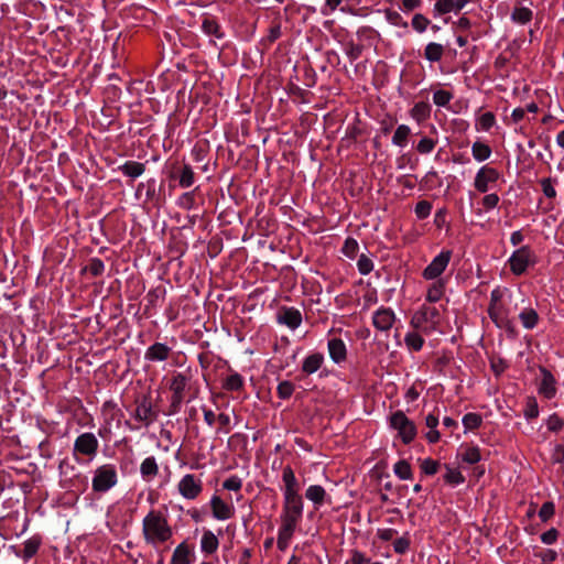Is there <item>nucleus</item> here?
I'll return each instance as SVG.
<instances>
[{"mask_svg": "<svg viewBox=\"0 0 564 564\" xmlns=\"http://www.w3.org/2000/svg\"><path fill=\"white\" fill-rule=\"evenodd\" d=\"M40 545L41 539L32 536L23 543V550L21 552H15V555L22 557L24 561H29L37 553Z\"/></svg>", "mask_w": 564, "mask_h": 564, "instance_id": "nucleus-23", "label": "nucleus"}, {"mask_svg": "<svg viewBox=\"0 0 564 564\" xmlns=\"http://www.w3.org/2000/svg\"><path fill=\"white\" fill-rule=\"evenodd\" d=\"M496 123L495 115L490 111L482 113L476 123L477 130L488 131L490 130L494 124Z\"/></svg>", "mask_w": 564, "mask_h": 564, "instance_id": "nucleus-40", "label": "nucleus"}, {"mask_svg": "<svg viewBox=\"0 0 564 564\" xmlns=\"http://www.w3.org/2000/svg\"><path fill=\"white\" fill-rule=\"evenodd\" d=\"M118 482L117 468L112 464H105L94 471L91 487L95 492L104 494L113 488Z\"/></svg>", "mask_w": 564, "mask_h": 564, "instance_id": "nucleus-3", "label": "nucleus"}, {"mask_svg": "<svg viewBox=\"0 0 564 564\" xmlns=\"http://www.w3.org/2000/svg\"><path fill=\"white\" fill-rule=\"evenodd\" d=\"M210 507L215 519L225 521L234 516V507L225 502L220 497L213 496Z\"/></svg>", "mask_w": 564, "mask_h": 564, "instance_id": "nucleus-14", "label": "nucleus"}, {"mask_svg": "<svg viewBox=\"0 0 564 564\" xmlns=\"http://www.w3.org/2000/svg\"><path fill=\"white\" fill-rule=\"evenodd\" d=\"M425 424L429 427L426 438L430 443H436L440 440V432L436 430L438 425V415L430 413L425 417Z\"/></svg>", "mask_w": 564, "mask_h": 564, "instance_id": "nucleus-27", "label": "nucleus"}, {"mask_svg": "<svg viewBox=\"0 0 564 564\" xmlns=\"http://www.w3.org/2000/svg\"><path fill=\"white\" fill-rule=\"evenodd\" d=\"M242 386H243V379L237 372H234L230 376H228L224 383V388L228 391H238L242 388Z\"/></svg>", "mask_w": 564, "mask_h": 564, "instance_id": "nucleus-42", "label": "nucleus"}, {"mask_svg": "<svg viewBox=\"0 0 564 564\" xmlns=\"http://www.w3.org/2000/svg\"><path fill=\"white\" fill-rule=\"evenodd\" d=\"M294 386L290 381H282L278 384L276 392L281 399H288L292 395Z\"/></svg>", "mask_w": 564, "mask_h": 564, "instance_id": "nucleus-51", "label": "nucleus"}, {"mask_svg": "<svg viewBox=\"0 0 564 564\" xmlns=\"http://www.w3.org/2000/svg\"><path fill=\"white\" fill-rule=\"evenodd\" d=\"M294 531H295V529H292V528H288L284 525L280 527L279 532H278V541H276L279 550H281V551L286 550V547L289 546L290 541L293 536Z\"/></svg>", "mask_w": 564, "mask_h": 564, "instance_id": "nucleus-36", "label": "nucleus"}, {"mask_svg": "<svg viewBox=\"0 0 564 564\" xmlns=\"http://www.w3.org/2000/svg\"><path fill=\"white\" fill-rule=\"evenodd\" d=\"M99 442L94 433L85 432L77 436L74 442L73 454L77 458V455L95 457L98 451Z\"/></svg>", "mask_w": 564, "mask_h": 564, "instance_id": "nucleus-5", "label": "nucleus"}, {"mask_svg": "<svg viewBox=\"0 0 564 564\" xmlns=\"http://www.w3.org/2000/svg\"><path fill=\"white\" fill-rule=\"evenodd\" d=\"M488 312L489 316L496 324H499L500 322L503 321V315L500 311L498 303H490Z\"/></svg>", "mask_w": 564, "mask_h": 564, "instance_id": "nucleus-61", "label": "nucleus"}, {"mask_svg": "<svg viewBox=\"0 0 564 564\" xmlns=\"http://www.w3.org/2000/svg\"><path fill=\"white\" fill-rule=\"evenodd\" d=\"M452 259L451 250H442L436 257L433 258L431 263L424 269L423 278L426 280L437 279L447 268Z\"/></svg>", "mask_w": 564, "mask_h": 564, "instance_id": "nucleus-10", "label": "nucleus"}, {"mask_svg": "<svg viewBox=\"0 0 564 564\" xmlns=\"http://www.w3.org/2000/svg\"><path fill=\"white\" fill-rule=\"evenodd\" d=\"M327 494L325 489L319 485H312L305 491V497L312 501L316 507L323 505Z\"/></svg>", "mask_w": 564, "mask_h": 564, "instance_id": "nucleus-25", "label": "nucleus"}, {"mask_svg": "<svg viewBox=\"0 0 564 564\" xmlns=\"http://www.w3.org/2000/svg\"><path fill=\"white\" fill-rule=\"evenodd\" d=\"M324 356L319 352L308 355L302 365V371L306 375L315 373L323 365Z\"/></svg>", "mask_w": 564, "mask_h": 564, "instance_id": "nucleus-22", "label": "nucleus"}, {"mask_svg": "<svg viewBox=\"0 0 564 564\" xmlns=\"http://www.w3.org/2000/svg\"><path fill=\"white\" fill-rule=\"evenodd\" d=\"M444 293V283L441 280L435 281L427 290L426 301L435 303L441 300Z\"/></svg>", "mask_w": 564, "mask_h": 564, "instance_id": "nucleus-38", "label": "nucleus"}, {"mask_svg": "<svg viewBox=\"0 0 564 564\" xmlns=\"http://www.w3.org/2000/svg\"><path fill=\"white\" fill-rule=\"evenodd\" d=\"M390 427L398 432L404 444L411 443L416 436V427L402 411H397L390 416Z\"/></svg>", "mask_w": 564, "mask_h": 564, "instance_id": "nucleus-4", "label": "nucleus"}, {"mask_svg": "<svg viewBox=\"0 0 564 564\" xmlns=\"http://www.w3.org/2000/svg\"><path fill=\"white\" fill-rule=\"evenodd\" d=\"M171 348L163 343L151 345L144 354V358L149 361H164L169 358Z\"/></svg>", "mask_w": 564, "mask_h": 564, "instance_id": "nucleus-17", "label": "nucleus"}, {"mask_svg": "<svg viewBox=\"0 0 564 564\" xmlns=\"http://www.w3.org/2000/svg\"><path fill=\"white\" fill-rule=\"evenodd\" d=\"M452 98H453V95L449 91L443 90V89L436 90L433 94V101L435 105H437L440 107L447 106L449 104V101L452 100Z\"/></svg>", "mask_w": 564, "mask_h": 564, "instance_id": "nucleus-49", "label": "nucleus"}, {"mask_svg": "<svg viewBox=\"0 0 564 564\" xmlns=\"http://www.w3.org/2000/svg\"><path fill=\"white\" fill-rule=\"evenodd\" d=\"M393 471L397 477H399L402 480H410L413 478V471L410 466V464L404 460H398L393 466Z\"/></svg>", "mask_w": 564, "mask_h": 564, "instance_id": "nucleus-33", "label": "nucleus"}, {"mask_svg": "<svg viewBox=\"0 0 564 564\" xmlns=\"http://www.w3.org/2000/svg\"><path fill=\"white\" fill-rule=\"evenodd\" d=\"M557 539V531L555 529H550L546 532L542 533L541 541L544 544H553Z\"/></svg>", "mask_w": 564, "mask_h": 564, "instance_id": "nucleus-63", "label": "nucleus"}, {"mask_svg": "<svg viewBox=\"0 0 564 564\" xmlns=\"http://www.w3.org/2000/svg\"><path fill=\"white\" fill-rule=\"evenodd\" d=\"M203 552L212 554L218 549V539L212 531H205L200 540Z\"/></svg>", "mask_w": 564, "mask_h": 564, "instance_id": "nucleus-30", "label": "nucleus"}, {"mask_svg": "<svg viewBox=\"0 0 564 564\" xmlns=\"http://www.w3.org/2000/svg\"><path fill=\"white\" fill-rule=\"evenodd\" d=\"M202 29L205 34L214 35L217 39H220L223 34L219 32V25L215 20L205 19L202 24Z\"/></svg>", "mask_w": 564, "mask_h": 564, "instance_id": "nucleus-46", "label": "nucleus"}, {"mask_svg": "<svg viewBox=\"0 0 564 564\" xmlns=\"http://www.w3.org/2000/svg\"><path fill=\"white\" fill-rule=\"evenodd\" d=\"M441 323V313L438 308L429 305H422L411 317V326L430 335L438 328Z\"/></svg>", "mask_w": 564, "mask_h": 564, "instance_id": "nucleus-2", "label": "nucleus"}, {"mask_svg": "<svg viewBox=\"0 0 564 564\" xmlns=\"http://www.w3.org/2000/svg\"><path fill=\"white\" fill-rule=\"evenodd\" d=\"M283 511L303 514V500L299 492L284 494Z\"/></svg>", "mask_w": 564, "mask_h": 564, "instance_id": "nucleus-20", "label": "nucleus"}, {"mask_svg": "<svg viewBox=\"0 0 564 564\" xmlns=\"http://www.w3.org/2000/svg\"><path fill=\"white\" fill-rule=\"evenodd\" d=\"M140 474L145 481H151L156 477L159 474V465L154 456H149L142 460Z\"/></svg>", "mask_w": 564, "mask_h": 564, "instance_id": "nucleus-19", "label": "nucleus"}, {"mask_svg": "<svg viewBox=\"0 0 564 564\" xmlns=\"http://www.w3.org/2000/svg\"><path fill=\"white\" fill-rule=\"evenodd\" d=\"M499 196L495 193L487 194L481 199V205L484 206L485 210H491L496 208L499 204Z\"/></svg>", "mask_w": 564, "mask_h": 564, "instance_id": "nucleus-54", "label": "nucleus"}, {"mask_svg": "<svg viewBox=\"0 0 564 564\" xmlns=\"http://www.w3.org/2000/svg\"><path fill=\"white\" fill-rule=\"evenodd\" d=\"M499 177L500 173L498 170L489 165H482L476 173L474 186L478 192L487 193Z\"/></svg>", "mask_w": 564, "mask_h": 564, "instance_id": "nucleus-9", "label": "nucleus"}, {"mask_svg": "<svg viewBox=\"0 0 564 564\" xmlns=\"http://www.w3.org/2000/svg\"><path fill=\"white\" fill-rule=\"evenodd\" d=\"M188 376L183 372H177L172 378L170 390L172 391L171 408L173 409V412L178 411L184 401V392L188 384Z\"/></svg>", "mask_w": 564, "mask_h": 564, "instance_id": "nucleus-8", "label": "nucleus"}, {"mask_svg": "<svg viewBox=\"0 0 564 564\" xmlns=\"http://www.w3.org/2000/svg\"><path fill=\"white\" fill-rule=\"evenodd\" d=\"M411 134V129L406 124H400L392 137V143L397 147L404 148L408 144V138Z\"/></svg>", "mask_w": 564, "mask_h": 564, "instance_id": "nucleus-31", "label": "nucleus"}, {"mask_svg": "<svg viewBox=\"0 0 564 564\" xmlns=\"http://www.w3.org/2000/svg\"><path fill=\"white\" fill-rule=\"evenodd\" d=\"M278 322L291 329H296L302 323V314L294 307H283L278 313Z\"/></svg>", "mask_w": 564, "mask_h": 564, "instance_id": "nucleus-13", "label": "nucleus"}, {"mask_svg": "<svg viewBox=\"0 0 564 564\" xmlns=\"http://www.w3.org/2000/svg\"><path fill=\"white\" fill-rule=\"evenodd\" d=\"M142 531L147 543H164L172 536L166 518L159 511H150L143 519Z\"/></svg>", "mask_w": 564, "mask_h": 564, "instance_id": "nucleus-1", "label": "nucleus"}, {"mask_svg": "<svg viewBox=\"0 0 564 564\" xmlns=\"http://www.w3.org/2000/svg\"><path fill=\"white\" fill-rule=\"evenodd\" d=\"M410 546V540L406 536H401L393 542L394 552L398 554H404Z\"/></svg>", "mask_w": 564, "mask_h": 564, "instance_id": "nucleus-58", "label": "nucleus"}, {"mask_svg": "<svg viewBox=\"0 0 564 564\" xmlns=\"http://www.w3.org/2000/svg\"><path fill=\"white\" fill-rule=\"evenodd\" d=\"M460 455H462V460L469 465H474L481 459L479 448L476 446H470V447L464 448Z\"/></svg>", "mask_w": 564, "mask_h": 564, "instance_id": "nucleus-39", "label": "nucleus"}, {"mask_svg": "<svg viewBox=\"0 0 564 564\" xmlns=\"http://www.w3.org/2000/svg\"><path fill=\"white\" fill-rule=\"evenodd\" d=\"M421 467L426 475H434L438 470V464L430 458L424 459Z\"/></svg>", "mask_w": 564, "mask_h": 564, "instance_id": "nucleus-62", "label": "nucleus"}, {"mask_svg": "<svg viewBox=\"0 0 564 564\" xmlns=\"http://www.w3.org/2000/svg\"><path fill=\"white\" fill-rule=\"evenodd\" d=\"M384 18L391 25H394L398 28H403V29L408 28V22L397 11H393L390 9L386 10Z\"/></svg>", "mask_w": 564, "mask_h": 564, "instance_id": "nucleus-43", "label": "nucleus"}, {"mask_svg": "<svg viewBox=\"0 0 564 564\" xmlns=\"http://www.w3.org/2000/svg\"><path fill=\"white\" fill-rule=\"evenodd\" d=\"M463 425L466 431H473L482 423V417L477 413H467L463 416Z\"/></svg>", "mask_w": 564, "mask_h": 564, "instance_id": "nucleus-41", "label": "nucleus"}, {"mask_svg": "<svg viewBox=\"0 0 564 564\" xmlns=\"http://www.w3.org/2000/svg\"><path fill=\"white\" fill-rule=\"evenodd\" d=\"M435 144H436V142L434 140H432L430 138H422L416 145V150L421 154H427L434 150Z\"/></svg>", "mask_w": 564, "mask_h": 564, "instance_id": "nucleus-53", "label": "nucleus"}, {"mask_svg": "<svg viewBox=\"0 0 564 564\" xmlns=\"http://www.w3.org/2000/svg\"><path fill=\"white\" fill-rule=\"evenodd\" d=\"M282 480L284 484L283 495L300 491V486H299L297 479L294 475V471L292 470V468L290 466H286L283 468Z\"/></svg>", "mask_w": 564, "mask_h": 564, "instance_id": "nucleus-21", "label": "nucleus"}, {"mask_svg": "<svg viewBox=\"0 0 564 564\" xmlns=\"http://www.w3.org/2000/svg\"><path fill=\"white\" fill-rule=\"evenodd\" d=\"M327 347L329 357L334 362L339 364L346 359L347 349L345 343L341 339H329Z\"/></svg>", "mask_w": 564, "mask_h": 564, "instance_id": "nucleus-18", "label": "nucleus"}, {"mask_svg": "<svg viewBox=\"0 0 564 564\" xmlns=\"http://www.w3.org/2000/svg\"><path fill=\"white\" fill-rule=\"evenodd\" d=\"M444 479L446 482H448L451 485H459V484L464 482V480H465L464 476L462 475V473L458 469L451 468V467L446 468Z\"/></svg>", "mask_w": 564, "mask_h": 564, "instance_id": "nucleus-48", "label": "nucleus"}, {"mask_svg": "<svg viewBox=\"0 0 564 564\" xmlns=\"http://www.w3.org/2000/svg\"><path fill=\"white\" fill-rule=\"evenodd\" d=\"M397 316L392 308L381 306L372 314V325L379 332H388L392 328Z\"/></svg>", "mask_w": 564, "mask_h": 564, "instance_id": "nucleus-11", "label": "nucleus"}, {"mask_svg": "<svg viewBox=\"0 0 564 564\" xmlns=\"http://www.w3.org/2000/svg\"><path fill=\"white\" fill-rule=\"evenodd\" d=\"M445 47L436 42H430L424 50V57L431 62H440L444 55Z\"/></svg>", "mask_w": 564, "mask_h": 564, "instance_id": "nucleus-24", "label": "nucleus"}, {"mask_svg": "<svg viewBox=\"0 0 564 564\" xmlns=\"http://www.w3.org/2000/svg\"><path fill=\"white\" fill-rule=\"evenodd\" d=\"M121 172L131 178H137L144 173V164L135 161L126 162L120 166Z\"/></svg>", "mask_w": 564, "mask_h": 564, "instance_id": "nucleus-29", "label": "nucleus"}, {"mask_svg": "<svg viewBox=\"0 0 564 564\" xmlns=\"http://www.w3.org/2000/svg\"><path fill=\"white\" fill-rule=\"evenodd\" d=\"M519 318L527 329H532L539 321L538 313L533 308H524L519 314Z\"/></svg>", "mask_w": 564, "mask_h": 564, "instance_id": "nucleus-35", "label": "nucleus"}, {"mask_svg": "<svg viewBox=\"0 0 564 564\" xmlns=\"http://www.w3.org/2000/svg\"><path fill=\"white\" fill-rule=\"evenodd\" d=\"M302 519L301 513H292L288 511H282L281 520L282 524L288 528L296 529L297 523Z\"/></svg>", "mask_w": 564, "mask_h": 564, "instance_id": "nucleus-45", "label": "nucleus"}, {"mask_svg": "<svg viewBox=\"0 0 564 564\" xmlns=\"http://www.w3.org/2000/svg\"><path fill=\"white\" fill-rule=\"evenodd\" d=\"M359 246L358 242L352 238H347L343 246V253L349 258H355L358 252Z\"/></svg>", "mask_w": 564, "mask_h": 564, "instance_id": "nucleus-50", "label": "nucleus"}, {"mask_svg": "<svg viewBox=\"0 0 564 564\" xmlns=\"http://www.w3.org/2000/svg\"><path fill=\"white\" fill-rule=\"evenodd\" d=\"M177 490L184 499L194 500L203 491V481L196 475L186 474L178 481Z\"/></svg>", "mask_w": 564, "mask_h": 564, "instance_id": "nucleus-6", "label": "nucleus"}, {"mask_svg": "<svg viewBox=\"0 0 564 564\" xmlns=\"http://www.w3.org/2000/svg\"><path fill=\"white\" fill-rule=\"evenodd\" d=\"M533 262L534 256L527 246L517 249L509 258L510 269L517 275L524 273Z\"/></svg>", "mask_w": 564, "mask_h": 564, "instance_id": "nucleus-7", "label": "nucleus"}, {"mask_svg": "<svg viewBox=\"0 0 564 564\" xmlns=\"http://www.w3.org/2000/svg\"><path fill=\"white\" fill-rule=\"evenodd\" d=\"M491 153V148L481 141H475L471 145V155L477 162L488 160Z\"/></svg>", "mask_w": 564, "mask_h": 564, "instance_id": "nucleus-26", "label": "nucleus"}, {"mask_svg": "<svg viewBox=\"0 0 564 564\" xmlns=\"http://www.w3.org/2000/svg\"><path fill=\"white\" fill-rule=\"evenodd\" d=\"M563 425L564 421L557 414H552L546 420V426L551 432H558Z\"/></svg>", "mask_w": 564, "mask_h": 564, "instance_id": "nucleus-56", "label": "nucleus"}, {"mask_svg": "<svg viewBox=\"0 0 564 564\" xmlns=\"http://www.w3.org/2000/svg\"><path fill=\"white\" fill-rule=\"evenodd\" d=\"M541 186H542L543 194L547 198H554L556 196V191L554 188V185H553V182L551 178L541 180Z\"/></svg>", "mask_w": 564, "mask_h": 564, "instance_id": "nucleus-59", "label": "nucleus"}, {"mask_svg": "<svg viewBox=\"0 0 564 564\" xmlns=\"http://www.w3.org/2000/svg\"><path fill=\"white\" fill-rule=\"evenodd\" d=\"M357 265L361 274H368L373 268L372 261L365 256L358 259Z\"/></svg>", "mask_w": 564, "mask_h": 564, "instance_id": "nucleus-60", "label": "nucleus"}, {"mask_svg": "<svg viewBox=\"0 0 564 564\" xmlns=\"http://www.w3.org/2000/svg\"><path fill=\"white\" fill-rule=\"evenodd\" d=\"M540 372H541V381L539 384V393L542 394L546 399L554 398L556 394L555 378L545 368H541Z\"/></svg>", "mask_w": 564, "mask_h": 564, "instance_id": "nucleus-15", "label": "nucleus"}, {"mask_svg": "<svg viewBox=\"0 0 564 564\" xmlns=\"http://www.w3.org/2000/svg\"><path fill=\"white\" fill-rule=\"evenodd\" d=\"M404 343L410 350L419 351L422 349L424 340L416 332H410L404 337Z\"/></svg>", "mask_w": 564, "mask_h": 564, "instance_id": "nucleus-37", "label": "nucleus"}, {"mask_svg": "<svg viewBox=\"0 0 564 564\" xmlns=\"http://www.w3.org/2000/svg\"><path fill=\"white\" fill-rule=\"evenodd\" d=\"M533 12L527 7H516L511 13V21L524 25L532 20Z\"/></svg>", "mask_w": 564, "mask_h": 564, "instance_id": "nucleus-28", "label": "nucleus"}, {"mask_svg": "<svg viewBox=\"0 0 564 564\" xmlns=\"http://www.w3.org/2000/svg\"><path fill=\"white\" fill-rule=\"evenodd\" d=\"M351 563L352 564H368V563H371L370 560L368 557L365 556V554H362L361 552H354L352 556H351Z\"/></svg>", "mask_w": 564, "mask_h": 564, "instance_id": "nucleus-64", "label": "nucleus"}, {"mask_svg": "<svg viewBox=\"0 0 564 564\" xmlns=\"http://www.w3.org/2000/svg\"><path fill=\"white\" fill-rule=\"evenodd\" d=\"M432 205L427 200H420L415 205V214L417 218L425 219L431 214Z\"/></svg>", "mask_w": 564, "mask_h": 564, "instance_id": "nucleus-52", "label": "nucleus"}, {"mask_svg": "<svg viewBox=\"0 0 564 564\" xmlns=\"http://www.w3.org/2000/svg\"><path fill=\"white\" fill-rule=\"evenodd\" d=\"M171 564H189V550L184 543L174 550Z\"/></svg>", "mask_w": 564, "mask_h": 564, "instance_id": "nucleus-34", "label": "nucleus"}, {"mask_svg": "<svg viewBox=\"0 0 564 564\" xmlns=\"http://www.w3.org/2000/svg\"><path fill=\"white\" fill-rule=\"evenodd\" d=\"M194 184V172L189 165H184L180 172V185L187 188Z\"/></svg>", "mask_w": 564, "mask_h": 564, "instance_id": "nucleus-44", "label": "nucleus"}, {"mask_svg": "<svg viewBox=\"0 0 564 564\" xmlns=\"http://www.w3.org/2000/svg\"><path fill=\"white\" fill-rule=\"evenodd\" d=\"M223 487L227 490L239 491L242 487V480L238 476H230L223 482Z\"/></svg>", "mask_w": 564, "mask_h": 564, "instance_id": "nucleus-55", "label": "nucleus"}, {"mask_svg": "<svg viewBox=\"0 0 564 564\" xmlns=\"http://www.w3.org/2000/svg\"><path fill=\"white\" fill-rule=\"evenodd\" d=\"M134 419L147 426L155 420V413L153 411L152 404L147 398H143L140 402H138Z\"/></svg>", "mask_w": 564, "mask_h": 564, "instance_id": "nucleus-16", "label": "nucleus"}, {"mask_svg": "<svg viewBox=\"0 0 564 564\" xmlns=\"http://www.w3.org/2000/svg\"><path fill=\"white\" fill-rule=\"evenodd\" d=\"M554 514V503L544 502L539 511V517L542 521H547Z\"/></svg>", "mask_w": 564, "mask_h": 564, "instance_id": "nucleus-57", "label": "nucleus"}, {"mask_svg": "<svg viewBox=\"0 0 564 564\" xmlns=\"http://www.w3.org/2000/svg\"><path fill=\"white\" fill-rule=\"evenodd\" d=\"M431 107L426 102H416L411 109V117L416 122H422L430 117Z\"/></svg>", "mask_w": 564, "mask_h": 564, "instance_id": "nucleus-32", "label": "nucleus"}, {"mask_svg": "<svg viewBox=\"0 0 564 564\" xmlns=\"http://www.w3.org/2000/svg\"><path fill=\"white\" fill-rule=\"evenodd\" d=\"M470 0H436L433 7L434 15L458 13Z\"/></svg>", "mask_w": 564, "mask_h": 564, "instance_id": "nucleus-12", "label": "nucleus"}, {"mask_svg": "<svg viewBox=\"0 0 564 564\" xmlns=\"http://www.w3.org/2000/svg\"><path fill=\"white\" fill-rule=\"evenodd\" d=\"M411 24L416 32L423 33L426 31L430 20L421 13H415L412 18Z\"/></svg>", "mask_w": 564, "mask_h": 564, "instance_id": "nucleus-47", "label": "nucleus"}]
</instances>
